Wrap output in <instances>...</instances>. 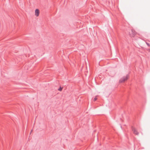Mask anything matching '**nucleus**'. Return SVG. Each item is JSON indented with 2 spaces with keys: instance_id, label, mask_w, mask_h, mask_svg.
Instances as JSON below:
<instances>
[{
  "instance_id": "5",
  "label": "nucleus",
  "mask_w": 150,
  "mask_h": 150,
  "mask_svg": "<svg viewBox=\"0 0 150 150\" xmlns=\"http://www.w3.org/2000/svg\"><path fill=\"white\" fill-rule=\"evenodd\" d=\"M62 89V88L60 87L59 89H58V90L59 91H61Z\"/></svg>"
},
{
  "instance_id": "4",
  "label": "nucleus",
  "mask_w": 150,
  "mask_h": 150,
  "mask_svg": "<svg viewBox=\"0 0 150 150\" xmlns=\"http://www.w3.org/2000/svg\"><path fill=\"white\" fill-rule=\"evenodd\" d=\"M132 130L134 134L136 135H138L139 134V132L135 128H133Z\"/></svg>"
},
{
  "instance_id": "3",
  "label": "nucleus",
  "mask_w": 150,
  "mask_h": 150,
  "mask_svg": "<svg viewBox=\"0 0 150 150\" xmlns=\"http://www.w3.org/2000/svg\"><path fill=\"white\" fill-rule=\"evenodd\" d=\"M40 14V11L38 9L35 10V15L36 17H38Z\"/></svg>"
},
{
  "instance_id": "1",
  "label": "nucleus",
  "mask_w": 150,
  "mask_h": 150,
  "mask_svg": "<svg viewBox=\"0 0 150 150\" xmlns=\"http://www.w3.org/2000/svg\"><path fill=\"white\" fill-rule=\"evenodd\" d=\"M136 32L134 30H132L131 32L129 33V35L131 37H134L136 35Z\"/></svg>"
},
{
  "instance_id": "6",
  "label": "nucleus",
  "mask_w": 150,
  "mask_h": 150,
  "mask_svg": "<svg viewBox=\"0 0 150 150\" xmlns=\"http://www.w3.org/2000/svg\"><path fill=\"white\" fill-rule=\"evenodd\" d=\"M97 99V98H96V97H95V98H94V99H93V100H94V101H96Z\"/></svg>"
},
{
  "instance_id": "2",
  "label": "nucleus",
  "mask_w": 150,
  "mask_h": 150,
  "mask_svg": "<svg viewBox=\"0 0 150 150\" xmlns=\"http://www.w3.org/2000/svg\"><path fill=\"white\" fill-rule=\"evenodd\" d=\"M128 79V77L126 76L122 78H121L119 81L120 83H122L124 82L125 81L127 80Z\"/></svg>"
}]
</instances>
